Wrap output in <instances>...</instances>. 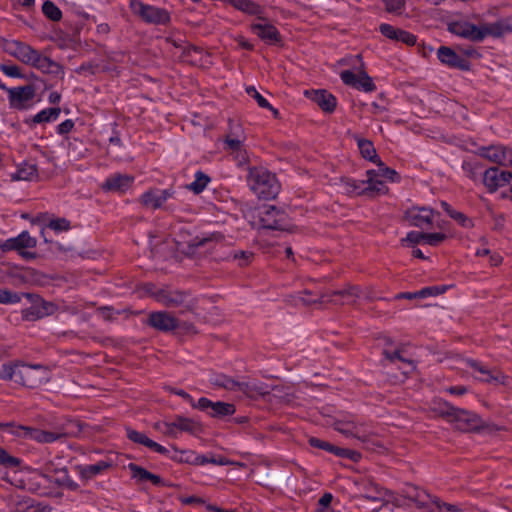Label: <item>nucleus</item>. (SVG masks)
I'll return each instance as SVG.
<instances>
[{
    "label": "nucleus",
    "instance_id": "b1692460",
    "mask_svg": "<svg viewBox=\"0 0 512 512\" xmlns=\"http://www.w3.org/2000/svg\"><path fill=\"white\" fill-rule=\"evenodd\" d=\"M127 437L135 442V443H138V444H141V445H144L146 446L147 448L159 453V454H162V455H167L168 454V450L158 444L157 442L151 440L150 438H148L144 433L142 432H138V431H135V430H132V429H127Z\"/></svg>",
    "mask_w": 512,
    "mask_h": 512
},
{
    "label": "nucleus",
    "instance_id": "20e7f679",
    "mask_svg": "<svg viewBox=\"0 0 512 512\" xmlns=\"http://www.w3.org/2000/svg\"><path fill=\"white\" fill-rule=\"evenodd\" d=\"M246 136L242 126L238 123L229 124V130L224 140V150L227 151L237 165L242 166L249 162V154L244 146Z\"/></svg>",
    "mask_w": 512,
    "mask_h": 512
},
{
    "label": "nucleus",
    "instance_id": "f257e3e1",
    "mask_svg": "<svg viewBox=\"0 0 512 512\" xmlns=\"http://www.w3.org/2000/svg\"><path fill=\"white\" fill-rule=\"evenodd\" d=\"M6 51L22 63L32 66L43 73H54L59 68L50 58L20 41L13 40L8 42L6 44Z\"/></svg>",
    "mask_w": 512,
    "mask_h": 512
},
{
    "label": "nucleus",
    "instance_id": "423d86ee",
    "mask_svg": "<svg viewBox=\"0 0 512 512\" xmlns=\"http://www.w3.org/2000/svg\"><path fill=\"white\" fill-rule=\"evenodd\" d=\"M50 379L49 370L42 365H27L16 363L15 379L16 383L29 388H37L48 382Z\"/></svg>",
    "mask_w": 512,
    "mask_h": 512
},
{
    "label": "nucleus",
    "instance_id": "8fccbe9b",
    "mask_svg": "<svg viewBox=\"0 0 512 512\" xmlns=\"http://www.w3.org/2000/svg\"><path fill=\"white\" fill-rule=\"evenodd\" d=\"M208 463H211L214 465H219V466H224V465H227L229 463V461L222 456L208 457L206 455H199V457L196 458V465H204V464H208Z\"/></svg>",
    "mask_w": 512,
    "mask_h": 512
},
{
    "label": "nucleus",
    "instance_id": "13d9d810",
    "mask_svg": "<svg viewBox=\"0 0 512 512\" xmlns=\"http://www.w3.org/2000/svg\"><path fill=\"white\" fill-rule=\"evenodd\" d=\"M424 236V232L411 231L406 235L404 239H402V242L407 243L408 245L424 243Z\"/></svg>",
    "mask_w": 512,
    "mask_h": 512
},
{
    "label": "nucleus",
    "instance_id": "680f3d73",
    "mask_svg": "<svg viewBox=\"0 0 512 512\" xmlns=\"http://www.w3.org/2000/svg\"><path fill=\"white\" fill-rule=\"evenodd\" d=\"M444 291H445L444 287H438V286L425 287V288L419 290V298H427L430 296H436V295L443 293Z\"/></svg>",
    "mask_w": 512,
    "mask_h": 512
},
{
    "label": "nucleus",
    "instance_id": "393cba45",
    "mask_svg": "<svg viewBox=\"0 0 512 512\" xmlns=\"http://www.w3.org/2000/svg\"><path fill=\"white\" fill-rule=\"evenodd\" d=\"M306 93L308 94V92ZM309 95L312 101L315 102L325 112H333L336 108V98L325 90L312 91L309 93Z\"/></svg>",
    "mask_w": 512,
    "mask_h": 512
},
{
    "label": "nucleus",
    "instance_id": "aec40b11",
    "mask_svg": "<svg viewBox=\"0 0 512 512\" xmlns=\"http://www.w3.org/2000/svg\"><path fill=\"white\" fill-rule=\"evenodd\" d=\"M148 324L164 332L172 331L178 327L177 319L165 311L151 313L149 315Z\"/></svg>",
    "mask_w": 512,
    "mask_h": 512
},
{
    "label": "nucleus",
    "instance_id": "a211bd4d",
    "mask_svg": "<svg viewBox=\"0 0 512 512\" xmlns=\"http://www.w3.org/2000/svg\"><path fill=\"white\" fill-rule=\"evenodd\" d=\"M134 176L129 174L114 173L106 178L102 189L108 192L125 193L133 184Z\"/></svg>",
    "mask_w": 512,
    "mask_h": 512
},
{
    "label": "nucleus",
    "instance_id": "5fc2aeb1",
    "mask_svg": "<svg viewBox=\"0 0 512 512\" xmlns=\"http://www.w3.org/2000/svg\"><path fill=\"white\" fill-rule=\"evenodd\" d=\"M185 296L182 293H170L168 295H164L161 301L167 306H177L184 302Z\"/></svg>",
    "mask_w": 512,
    "mask_h": 512
},
{
    "label": "nucleus",
    "instance_id": "c85d7f7f",
    "mask_svg": "<svg viewBox=\"0 0 512 512\" xmlns=\"http://www.w3.org/2000/svg\"><path fill=\"white\" fill-rule=\"evenodd\" d=\"M251 30L254 34L266 42L272 43L278 40L279 34L277 29L269 23H254L251 26Z\"/></svg>",
    "mask_w": 512,
    "mask_h": 512
},
{
    "label": "nucleus",
    "instance_id": "09e8293b",
    "mask_svg": "<svg viewBox=\"0 0 512 512\" xmlns=\"http://www.w3.org/2000/svg\"><path fill=\"white\" fill-rule=\"evenodd\" d=\"M359 77L360 69L357 72L352 70H344L340 73V78L343 81V83L353 88H355V86L358 84L357 81Z\"/></svg>",
    "mask_w": 512,
    "mask_h": 512
},
{
    "label": "nucleus",
    "instance_id": "bb28decb",
    "mask_svg": "<svg viewBox=\"0 0 512 512\" xmlns=\"http://www.w3.org/2000/svg\"><path fill=\"white\" fill-rule=\"evenodd\" d=\"M239 392L250 398H254L268 394L269 386L257 380L251 379L246 382H240Z\"/></svg>",
    "mask_w": 512,
    "mask_h": 512
},
{
    "label": "nucleus",
    "instance_id": "ea45409f",
    "mask_svg": "<svg viewBox=\"0 0 512 512\" xmlns=\"http://www.w3.org/2000/svg\"><path fill=\"white\" fill-rule=\"evenodd\" d=\"M210 178L201 171H197L195 174V179L191 182L187 188L193 191L195 194L201 193L209 183Z\"/></svg>",
    "mask_w": 512,
    "mask_h": 512
},
{
    "label": "nucleus",
    "instance_id": "cd10ccee",
    "mask_svg": "<svg viewBox=\"0 0 512 512\" xmlns=\"http://www.w3.org/2000/svg\"><path fill=\"white\" fill-rule=\"evenodd\" d=\"M309 444L312 447L326 450V451L331 452L340 457H347L350 459H355V455H356L355 452L348 450V449L336 447V446H334L326 441L320 440L318 438H314V437L310 438Z\"/></svg>",
    "mask_w": 512,
    "mask_h": 512
},
{
    "label": "nucleus",
    "instance_id": "58836bf2",
    "mask_svg": "<svg viewBox=\"0 0 512 512\" xmlns=\"http://www.w3.org/2000/svg\"><path fill=\"white\" fill-rule=\"evenodd\" d=\"M375 164H377L378 169L375 170V173L384 181L389 180L391 182L399 181V174L394 170L384 165V163L379 159Z\"/></svg>",
    "mask_w": 512,
    "mask_h": 512
},
{
    "label": "nucleus",
    "instance_id": "473e14b6",
    "mask_svg": "<svg viewBox=\"0 0 512 512\" xmlns=\"http://www.w3.org/2000/svg\"><path fill=\"white\" fill-rule=\"evenodd\" d=\"M211 384L222 387L230 391L239 392V381H236L223 374H215L210 378Z\"/></svg>",
    "mask_w": 512,
    "mask_h": 512
},
{
    "label": "nucleus",
    "instance_id": "79ce46f5",
    "mask_svg": "<svg viewBox=\"0 0 512 512\" xmlns=\"http://www.w3.org/2000/svg\"><path fill=\"white\" fill-rule=\"evenodd\" d=\"M109 467V464L105 461H100L95 464L86 465L81 468V475L85 478H92L100 474L103 470Z\"/></svg>",
    "mask_w": 512,
    "mask_h": 512
},
{
    "label": "nucleus",
    "instance_id": "a878e982",
    "mask_svg": "<svg viewBox=\"0 0 512 512\" xmlns=\"http://www.w3.org/2000/svg\"><path fill=\"white\" fill-rule=\"evenodd\" d=\"M366 187L368 190V196L374 197L377 195L386 194L388 192V187L376 173L375 170H368L366 172Z\"/></svg>",
    "mask_w": 512,
    "mask_h": 512
},
{
    "label": "nucleus",
    "instance_id": "f3484780",
    "mask_svg": "<svg viewBox=\"0 0 512 512\" xmlns=\"http://www.w3.org/2000/svg\"><path fill=\"white\" fill-rule=\"evenodd\" d=\"M512 181V173L498 168H489L484 172L483 183L490 192L509 184Z\"/></svg>",
    "mask_w": 512,
    "mask_h": 512
},
{
    "label": "nucleus",
    "instance_id": "4d7b16f0",
    "mask_svg": "<svg viewBox=\"0 0 512 512\" xmlns=\"http://www.w3.org/2000/svg\"><path fill=\"white\" fill-rule=\"evenodd\" d=\"M393 40L405 43L407 45H414L416 43V37L413 34L401 29L396 30V36Z\"/></svg>",
    "mask_w": 512,
    "mask_h": 512
},
{
    "label": "nucleus",
    "instance_id": "9b49d317",
    "mask_svg": "<svg viewBox=\"0 0 512 512\" xmlns=\"http://www.w3.org/2000/svg\"><path fill=\"white\" fill-rule=\"evenodd\" d=\"M258 215L263 228L285 230L288 227L286 213L275 206H263Z\"/></svg>",
    "mask_w": 512,
    "mask_h": 512
},
{
    "label": "nucleus",
    "instance_id": "a19ab883",
    "mask_svg": "<svg viewBox=\"0 0 512 512\" xmlns=\"http://www.w3.org/2000/svg\"><path fill=\"white\" fill-rule=\"evenodd\" d=\"M234 8L250 15H257L261 12L260 6L251 0H236Z\"/></svg>",
    "mask_w": 512,
    "mask_h": 512
},
{
    "label": "nucleus",
    "instance_id": "4c0bfd02",
    "mask_svg": "<svg viewBox=\"0 0 512 512\" xmlns=\"http://www.w3.org/2000/svg\"><path fill=\"white\" fill-rule=\"evenodd\" d=\"M246 93L252 97L253 99H255V101L257 102V104L261 107V108H266V109H269L272 111L273 115L275 118L278 117V110H276L275 108H273L270 103L268 102V100L266 98H264L257 90L254 86H248L246 87Z\"/></svg>",
    "mask_w": 512,
    "mask_h": 512
},
{
    "label": "nucleus",
    "instance_id": "f03ea898",
    "mask_svg": "<svg viewBox=\"0 0 512 512\" xmlns=\"http://www.w3.org/2000/svg\"><path fill=\"white\" fill-rule=\"evenodd\" d=\"M448 30L454 35L473 42H481L487 36H501L502 25L499 23H482L479 26L467 20H455L448 24Z\"/></svg>",
    "mask_w": 512,
    "mask_h": 512
},
{
    "label": "nucleus",
    "instance_id": "1a4fd4ad",
    "mask_svg": "<svg viewBox=\"0 0 512 512\" xmlns=\"http://www.w3.org/2000/svg\"><path fill=\"white\" fill-rule=\"evenodd\" d=\"M466 364L471 369L472 377L477 381L492 385L506 384L507 377L499 370L489 369L482 362L474 359H467Z\"/></svg>",
    "mask_w": 512,
    "mask_h": 512
},
{
    "label": "nucleus",
    "instance_id": "5701e85b",
    "mask_svg": "<svg viewBox=\"0 0 512 512\" xmlns=\"http://www.w3.org/2000/svg\"><path fill=\"white\" fill-rule=\"evenodd\" d=\"M389 491L378 484L367 481L363 483L361 497L376 503H384L388 500Z\"/></svg>",
    "mask_w": 512,
    "mask_h": 512
},
{
    "label": "nucleus",
    "instance_id": "c03bdc74",
    "mask_svg": "<svg viewBox=\"0 0 512 512\" xmlns=\"http://www.w3.org/2000/svg\"><path fill=\"white\" fill-rule=\"evenodd\" d=\"M44 15L52 21H59L62 18L61 10L52 2L45 1L42 6Z\"/></svg>",
    "mask_w": 512,
    "mask_h": 512
},
{
    "label": "nucleus",
    "instance_id": "6e6d98bb",
    "mask_svg": "<svg viewBox=\"0 0 512 512\" xmlns=\"http://www.w3.org/2000/svg\"><path fill=\"white\" fill-rule=\"evenodd\" d=\"M48 227L55 232L67 231L70 228V223L65 218L53 219L49 222Z\"/></svg>",
    "mask_w": 512,
    "mask_h": 512
},
{
    "label": "nucleus",
    "instance_id": "7c9ffc66",
    "mask_svg": "<svg viewBox=\"0 0 512 512\" xmlns=\"http://www.w3.org/2000/svg\"><path fill=\"white\" fill-rule=\"evenodd\" d=\"M355 140L357 142L359 151L363 158L376 163L379 160V157L376 153L374 145L371 141L367 139H363L359 136H355Z\"/></svg>",
    "mask_w": 512,
    "mask_h": 512
},
{
    "label": "nucleus",
    "instance_id": "3c124183",
    "mask_svg": "<svg viewBox=\"0 0 512 512\" xmlns=\"http://www.w3.org/2000/svg\"><path fill=\"white\" fill-rule=\"evenodd\" d=\"M21 301V297L7 289H0V304H16Z\"/></svg>",
    "mask_w": 512,
    "mask_h": 512
},
{
    "label": "nucleus",
    "instance_id": "7ed1b4c3",
    "mask_svg": "<svg viewBox=\"0 0 512 512\" xmlns=\"http://www.w3.org/2000/svg\"><path fill=\"white\" fill-rule=\"evenodd\" d=\"M0 430L22 440H33L40 444H50L64 437L60 431H46L39 428L18 425L14 422L1 423Z\"/></svg>",
    "mask_w": 512,
    "mask_h": 512
},
{
    "label": "nucleus",
    "instance_id": "dca6fc26",
    "mask_svg": "<svg viewBox=\"0 0 512 512\" xmlns=\"http://www.w3.org/2000/svg\"><path fill=\"white\" fill-rule=\"evenodd\" d=\"M409 498L417 505L418 508L427 510L428 512H442L443 503L440 500L427 493L425 490L413 489L409 492Z\"/></svg>",
    "mask_w": 512,
    "mask_h": 512
},
{
    "label": "nucleus",
    "instance_id": "774afa93",
    "mask_svg": "<svg viewBox=\"0 0 512 512\" xmlns=\"http://www.w3.org/2000/svg\"><path fill=\"white\" fill-rule=\"evenodd\" d=\"M213 403L214 402H212L208 398L202 397L197 402H195L194 399H193L192 403H190V405L193 408H196V409H199V410H202V411H207L208 409L212 408Z\"/></svg>",
    "mask_w": 512,
    "mask_h": 512
},
{
    "label": "nucleus",
    "instance_id": "603ef678",
    "mask_svg": "<svg viewBox=\"0 0 512 512\" xmlns=\"http://www.w3.org/2000/svg\"><path fill=\"white\" fill-rule=\"evenodd\" d=\"M385 356H386L387 359H389L393 363L396 362V361H400L403 364H405L407 366V368H408L407 371H411V370H413L415 368L413 362L410 361V360L405 359L401 355L400 351H398V350L394 351L392 353L385 351Z\"/></svg>",
    "mask_w": 512,
    "mask_h": 512
},
{
    "label": "nucleus",
    "instance_id": "de8ad7c7",
    "mask_svg": "<svg viewBox=\"0 0 512 512\" xmlns=\"http://www.w3.org/2000/svg\"><path fill=\"white\" fill-rule=\"evenodd\" d=\"M128 469L132 473V477L138 481L146 482L149 481L151 473L147 471L146 469L134 464L130 463L128 465Z\"/></svg>",
    "mask_w": 512,
    "mask_h": 512
},
{
    "label": "nucleus",
    "instance_id": "052dcab7",
    "mask_svg": "<svg viewBox=\"0 0 512 512\" xmlns=\"http://www.w3.org/2000/svg\"><path fill=\"white\" fill-rule=\"evenodd\" d=\"M0 70L8 77L22 78L20 68L17 65H1Z\"/></svg>",
    "mask_w": 512,
    "mask_h": 512
},
{
    "label": "nucleus",
    "instance_id": "6ab92c4d",
    "mask_svg": "<svg viewBox=\"0 0 512 512\" xmlns=\"http://www.w3.org/2000/svg\"><path fill=\"white\" fill-rule=\"evenodd\" d=\"M437 58L443 65L450 68L468 70L470 67L469 62L466 59L447 46L439 47L437 50Z\"/></svg>",
    "mask_w": 512,
    "mask_h": 512
},
{
    "label": "nucleus",
    "instance_id": "6e6552de",
    "mask_svg": "<svg viewBox=\"0 0 512 512\" xmlns=\"http://www.w3.org/2000/svg\"><path fill=\"white\" fill-rule=\"evenodd\" d=\"M444 415L460 431L477 430L482 425L481 419L476 414L456 407L447 406Z\"/></svg>",
    "mask_w": 512,
    "mask_h": 512
},
{
    "label": "nucleus",
    "instance_id": "2eb2a0df",
    "mask_svg": "<svg viewBox=\"0 0 512 512\" xmlns=\"http://www.w3.org/2000/svg\"><path fill=\"white\" fill-rule=\"evenodd\" d=\"M175 194L174 189L150 188L138 199L139 203L147 209H159Z\"/></svg>",
    "mask_w": 512,
    "mask_h": 512
},
{
    "label": "nucleus",
    "instance_id": "39448f33",
    "mask_svg": "<svg viewBox=\"0 0 512 512\" xmlns=\"http://www.w3.org/2000/svg\"><path fill=\"white\" fill-rule=\"evenodd\" d=\"M248 181L251 189L260 197L274 198L279 192L275 175L265 169H250Z\"/></svg>",
    "mask_w": 512,
    "mask_h": 512
},
{
    "label": "nucleus",
    "instance_id": "0eeeda50",
    "mask_svg": "<svg viewBox=\"0 0 512 512\" xmlns=\"http://www.w3.org/2000/svg\"><path fill=\"white\" fill-rule=\"evenodd\" d=\"M130 8L133 14L139 16L143 21L156 25H164L170 21L167 10L153 5L145 4L139 0H131Z\"/></svg>",
    "mask_w": 512,
    "mask_h": 512
},
{
    "label": "nucleus",
    "instance_id": "c9c22d12",
    "mask_svg": "<svg viewBox=\"0 0 512 512\" xmlns=\"http://www.w3.org/2000/svg\"><path fill=\"white\" fill-rule=\"evenodd\" d=\"M55 489L65 488L70 491H77L79 489L78 483H76L68 474V470L62 472V475L55 477L54 479Z\"/></svg>",
    "mask_w": 512,
    "mask_h": 512
},
{
    "label": "nucleus",
    "instance_id": "c756f323",
    "mask_svg": "<svg viewBox=\"0 0 512 512\" xmlns=\"http://www.w3.org/2000/svg\"><path fill=\"white\" fill-rule=\"evenodd\" d=\"M333 296L334 298L330 301L335 304H353L360 295L357 287H350L346 290L335 291Z\"/></svg>",
    "mask_w": 512,
    "mask_h": 512
},
{
    "label": "nucleus",
    "instance_id": "2f4dec72",
    "mask_svg": "<svg viewBox=\"0 0 512 512\" xmlns=\"http://www.w3.org/2000/svg\"><path fill=\"white\" fill-rule=\"evenodd\" d=\"M61 113L58 107L45 108L33 116L32 122L35 124L50 123L56 121Z\"/></svg>",
    "mask_w": 512,
    "mask_h": 512
},
{
    "label": "nucleus",
    "instance_id": "0e129e2a",
    "mask_svg": "<svg viewBox=\"0 0 512 512\" xmlns=\"http://www.w3.org/2000/svg\"><path fill=\"white\" fill-rule=\"evenodd\" d=\"M197 457H199V455L192 451H181L180 455L173 457V459L178 460L180 462H187L196 465Z\"/></svg>",
    "mask_w": 512,
    "mask_h": 512
},
{
    "label": "nucleus",
    "instance_id": "ddd939ff",
    "mask_svg": "<svg viewBox=\"0 0 512 512\" xmlns=\"http://www.w3.org/2000/svg\"><path fill=\"white\" fill-rule=\"evenodd\" d=\"M435 215L438 213L427 206H412L404 212V218L410 225L422 229L433 224Z\"/></svg>",
    "mask_w": 512,
    "mask_h": 512
},
{
    "label": "nucleus",
    "instance_id": "e433bc0d",
    "mask_svg": "<svg viewBox=\"0 0 512 512\" xmlns=\"http://www.w3.org/2000/svg\"><path fill=\"white\" fill-rule=\"evenodd\" d=\"M344 189L345 192L349 194L368 196V190L364 180H347L344 184Z\"/></svg>",
    "mask_w": 512,
    "mask_h": 512
},
{
    "label": "nucleus",
    "instance_id": "49530a36",
    "mask_svg": "<svg viewBox=\"0 0 512 512\" xmlns=\"http://www.w3.org/2000/svg\"><path fill=\"white\" fill-rule=\"evenodd\" d=\"M336 430L345 435L360 437L359 428L353 421L336 423Z\"/></svg>",
    "mask_w": 512,
    "mask_h": 512
},
{
    "label": "nucleus",
    "instance_id": "37998d69",
    "mask_svg": "<svg viewBox=\"0 0 512 512\" xmlns=\"http://www.w3.org/2000/svg\"><path fill=\"white\" fill-rule=\"evenodd\" d=\"M66 469V467H58L54 461L50 460L42 465L39 472L48 478L55 479V477L62 475V472Z\"/></svg>",
    "mask_w": 512,
    "mask_h": 512
},
{
    "label": "nucleus",
    "instance_id": "72a5a7b5",
    "mask_svg": "<svg viewBox=\"0 0 512 512\" xmlns=\"http://www.w3.org/2000/svg\"><path fill=\"white\" fill-rule=\"evenodd\" d=\"M236 409L231 403L217 401L213 403L211 411L209 412L212 417H223L233 415Z\"/></svg>",
    "mask_w": 512,
    "mask_h": 512
},
{
    "label": "nucleus",
    "instance_id": "9d476101",
    "mask_svg": "<svg viewBox=\"0 0 512 512\" xmlns=\"http://www.w3.org/2000/svg\"><path fill=\"white\" fill-rule=\"evenodd\" d=\"M36 90L33 85L13 87L7 90L9 106L15 110H27L33 105Z\"/></svg>",
    "mask_w": 512,
    "mask_h": 512
},
{
    "label": "nucleus",
    "instance_id": "f704fd0d",
    "mask_svg": "<svg viewBox=\"0 0 512 512\" xmlns=\"http://www.w3.org/2000/svg\"><path fill=\"white\" fill-rule=\"evenodd\" d=\"M437 226L440 229V232L425 233V236H424L425 244H428L430 246H438L448 238L449 234H448L445 226L442 224H438Z\"/></svg>",
    "mask_w": 512,
    "mask_h": 512
},
{
    "label": "nucleus",
    "instance_id": "69168bd1",
    "mask_svg": "<svg viewBox=\"0 0 512 512\" xmlns=\"http://www.w3.org/2000/svg\"><path fill=\"white\" fill-rule=\"evenodd\" d=\"M0 464L6 466H17L19 460L13 456H10L3 448H0Z\"/></svg>",
    "mask_w": 512,
    "mask_h": 512
},
{
    "label": "nucleus",
    "instance_id": "864d4df0",
    "mask_svg": "<svg viewBox=\"0 0 512 512\" xmlns=\"http://www.w3.org/2000/svg\"><path fill=\"white\" fill-rule=\"evenodd\" d=\"M173 425L176 427V430L190 432V431H193L195 423L191 419L184 418V417H177L173 421Z\"/></svg>",
    "mask_w": 512,
    "mask_h": 512
},
{
    "label": "nucleus",
    "instance_id": "4be33fe9",
    "mask_svg": "<svg viewBox=\"0 0 512 512\" xmlns=\"http://www.w3.org/2000/svg\"><path fill=\"white\" fill-rule=\"evenodd\" d=\"M57 310L58 307L55 303L40 300L25 311V317L27 320H37L53 315Z\"/></svg>",
    "mask_w": 512,
    "mask_h": 512
},
{
    "label": "nucleus",
    "instance_id": "412c9836",
    "mask_svg": "<svg viewBox=\"0 0 512 512\" xmlns=\"http://www.w3.org/2000/svg\"><path fill=\"white\" fill-rule=\"evenodd\" d=\"M28 489L40 495H51L55 490L54 479L37 471L29 480Z\"/></svg>",
    "mask_w": 512,
    "mask_h": 512
},
{
    "label": "nucleus",
    "instance_id": "4468645a",
    "mask_svg": "<svg viewBox=\"0 0 512 512\" xmlns=\"http://www.w3.org/2000/svg\"><path fill=\"white\" fill-rule=\"evenodd\" d=\"M479 156L495 164L512 167V149L503 145L482 146L478 149Z\"/></svg>",
    "mask_w": 512,
    "mask_h": 512
},
{
    "label": "nucleus",
    "instance_id": "e2e57ef3",
    "mask_svg": "<svg viewBox=\"0 0 512 512\" xmlns=\"http://www.w3.org/2000/svg\"><path fill=\"white\" fill-rule=\"evenodd\" d=\"M233 258L239 261L240 266H245L252 260L253 253L250 251H237L234 253Z\"/></svg>",
    "mask_w": 512,
    "mask_h": 512
},
{
    "label": "nucleus",
    "instance_id": "f8f14e48",
    "mask_svg": "<svg viewBox=\"0 0 512 512\" xmlns=\"http://www.w3.org/2000/svg\"><path fill=\"white\" fill-rule=\"evenodd\" d=\"M37 241L35 238L31 237L30 234L26 231L21 232L17 237L7 239L2 245L1 248L3 251H18L19 254L26 258H33L34 253L26 251V249H32L36 246Z\"/></svg>",
    "mask_w": 512,
    "mask_h": 512
},
{
    "label": "nucleus",
    "instance_id": "338daca9",
    "mask_svg": "<svg viewBox=\"0 0 512 512\" xmlns=\"http://www.w3.org/2000/svg\"><path fill=\"white\" fill-rule=\"evenodd\" d=\"M36 176V169L34 166H28L26 169H20L17 172V179L19 180H31Z\"/></svg>",
    "mask_w": 512,
    "mask_h": 512
},
{
    "label": "nucleus",
    "instance_id": "a18cd8bd",
    "mask_svg": "<svg viewBox=\"0 0 512 512\" xmlns=\"http://www.w3.org/2000/svg\"><path fill=\"white\" fill-rule=\"evenodd\" d=\"M358 84L355 86L356 89L363 90L364 92H372L376 89L375 84L372 81V78L368 76V74L360 69V77L358 79Z\"/></svg>",
    "mask_w": 512,
    "mask_h": 512
},
{
    "label": "nucleus",
    "instance_id": "bf43d9fd",
    "mask_svg": "<svg viewBox=\"0 0 512 512\" xmlns=\"http://www.w3.org/2000/svg\"><path fill=\"white\" fill-rule=\"evenodd\" d=\"M15 367L16 363L3 364L0 367V379L13 380L15 379Z\"/></svg>",
    "mask_w": 512,
    "mask_h": 512
}]
</instances>
